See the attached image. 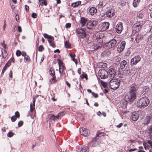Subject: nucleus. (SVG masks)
Segmentation results:
<instances>
[{
    "label": "nucleus",
    "instance_id": "obj_1",
    "mask_svg": "<svg viewBox=\"0 0 152 152\" xmlns=\"http://www.w3.org/2000/svg\"><path fill=\"white\" fill-rule=\"evenodd\" d=\"M137 88L133 86L130 87L129 91L125 95L124 100L126 102H132L136 98Z\"/></svg>",
    "mask_w": 152,
    "mask_h": 152
},
{
    "label": "nucleus",
    "instance_id": "obj_2",
    "mask_svg": "<svg viewBox=\"0 0 152 152\" xmlns=\"http://www.w3.org/2000/svg\"><path fill=\"white\" fill-rule=\"evenodd\" d=\"M150 103V101L146 97H142L137 102V105L139 108H144L147 107Z\"/></svg>",
    "mask_w": 152,
    "mask_h": 152
},
{
    "label": "nucleus",
    "instance_id": "obj_3",
    "mask_svg": "<svg viewBox=\"0 0 152 152\" xmlns=\"http://www.w3.org/2000/svg\"><path fill=\"white\" fill-rule=\"evenodd\" d=\"M120 84L119 81L116 79H112L109 83V86L110 88L115 90L118 88Z\"/></svg>",
    "mask_w": 152,
    "mask_h": 152
},
{
    "label": "nucleus",
    "instance_id": "obj_4",
    "mask_svg": "<svg viewBox=\"0 0 152 152\" xmlns=\"http://www.w3.org/2000/svg\"><path fill=\"white\" fill-rule=\"evenodd\" d=\"M98 74L101 79H105L108 77V72L104 69L99 70Z\"/></svg>",
    "mask_w": 152,
    "mask_h": 152
},
{
    "label": "nucleus",
    "instance_id": "obj_5",
    "mask_svg": "<svg viewBox=\"0 0 152 152\" xmlns=\"http://www.w3.org/2000/svg\"><path fill=\"white\" fill-rule=\"evenodd\" d=\"M117 42V41L115 39H111L106 44V46L107 49L114 48L116 46Z\"/></svg>",
    "mask_w": 152,
    "mask_h": 152
},
{
    "label": "nucleus",
    "instance_id": "obj_6",
    "mask_svg": "<svg viewBox=\"0 0 152 152\" xmlns=\"http://www.w3.org/2000/svg\"><path fill=\"white\" fill-rule=\"evenodd\" d=\"M99 141L97 137L93 138L88 144V145L92 147H95L99 144Z\"/></svg>",
    "mask_w": 152,
    "mask_h": 152
},
{
    "label": "nucleus",
    "instance_id": "obj_7",
    "mask_svg": "<svg viewBox=\"0 0 152 152\" xmlns=\"http://www.w3.org/2000/svg\"><path fill=\"white\" fill-rule=\"evenodd\" d=\"M141 58L138 55L135 56L131 60V64L132 65H135L141 60Z\"/></svg>",
    "mask_w": 152,
    "mask_h": 152
},
{
    "label": "nucleus",
    "instance_id": "obj_8",
    "mask_svg": "<svg viewBox=\"0 0 152 152\" xmlns=\"http://www.w3.org/2000/svg\"><path fill=\"white\" fill-rule=\"evenodd\" d=\"M79 132L80 134L85 137L88 135L90 133L89 130L84 128H80L79 129Z\"/></svg>",
    "mask_w": 152,
    "mask_h": 152
},
{
    "label": "nucleus",
    "instance_id": "obj_9",
    "mask_svg": "<svg viewBox=\"0 0 152 152\" xmlns=\"http://www.w3.org/2000/svg\"><path fill=\"white\" fill-rule=\"evenodd\" d=\"M125 45V42L123 41L117 47V51L119 53L122 52L124 50Z\"/></svg>",
    "mask_w": 152,
    "mask_h": 152
},
{
    "label": "nucleus",
    "instance_id": "obj_10",
    "mask_svg": "<svg viewBox=\"0 0 152 152\" xmlns=\"http://www.w3.org/2000/svg\"><path fill=\"white\" fill-rule=\"evenodd\" d=\"M108 76H110V79H113L115 75L116 72L115 71L114 69L112 68H111L109 69L108 71Z\"/></svg>",
    "mask_w": 152,
    "mask_h": 152
},
{
    "label": "nucleus",
    "instance_id": "obj_11",
    "mask_svg": "<svg viewBox=\"0 0 152 152\" xmlns=\"http://www.w3.org/2000/svg\"><path fill=\"white\" fill-rule=\"evenodd\" d=\"M142 25L139 23H136L134 24L132 26V30L133 31L136 32L139 31Z\"/></svg>",
    "mask_w": 152,
    "mask_h": 152
},
{
    "label": "nucleus",
    "instance_id": "obj_12",
    "mask_svg": "<svg viewBox=\"0 0 152 152\" xmlns=\"http://www.w3.org/2000/svg\"><path fill=\"white\" fill-rule=\"evenodd\" d=\"M77 32L79 34V37L80 38H83L86 36L85 32L83 28L78 29Z\"/></svg>",
    "mask_w": 152,
    "mask_h": 152
},
{
    "label": "nucleus",
    "instance_id": "obj_13",
    "mask_svg": "<svg viewBox=\"0 0 152 152\" xmlns=\"http://www.w3.org/2000/svg\"><path fill=\"white\" fill-rule=\"evenodd\" d=\"M109 26V23L108 22H104L100 25L101 30L103 31L107 30Z\"/></svg>",
    "mask_w": 152,
    "mask_h": 152
},
{
    "label": "nucleus",
    "instance_id": "obj_14",
    "mask_svg": "<svg viewBox=\"0 0 152 152\" xmlns=\"http://www.w3.org/2000/svg\"><path fill=\"white\" fill-rule=\"evenodd\" d=\"M50 75L52 77V78L50 80L51 83H54L56 82V77L55 75V72L52 69H50L49 70Z\"/></svg>",
    "mask_w": 152,
    "mask_h": 152
},
{
    "label": "nucleus",
    "instance_id": "obj_15",
    "mask_svg": "<svg viewBox=\"0 0 152 152\" xmlns=\"http://www.w3.org/2000/svg\"><path fill=\"white\" fill-rule=\"evenodd\" d=\"M95 22L94 21H90L88 22L86 24V26L88 29H92L95 26Z\"/></svg>",
    "mask_w": 152,
    "mask_h": 152
},
{
    "label": "nucleus",
    "instance_id": "obj_16",
    "mask_svg": "<svg viewBox=\"0 0 152 152\" xmlns=\"http://www.w3.org/2000/svg\"><path fill=\"white\" fill-rule=\"evenodd\" d=\"M116 31L118 33H120L123 29L122 23L120 22L118 23L116 26Z\"/></svg>",
    "mask_w": 152,
    "mask_h": 152
},
{
    "label": "nucleus",
    "instance_id": "obj_17",
    "mask_svg": "<svg viewBox=\"0 0 152 152\" xmlns=\"http://www.w3.org/2000/svg\"><path fill=\"white\" fill-rule=\"evenodd\" d=\"M115 15V13L113 10L112 9L108 10L106 12V15L107 17L109 18H111Z\"/></svg>",
    "mask_w": 152,
    "mask_h": 152
},
{
    "label": "nucleus",
    "instance_id": "obj_18",
    "mask_svg": "<svg viewBox=\"0 0 152 152\" xmlns=\"http://www.w3.org/2000/svg\"><path fill=\"white\" fill-rule=\"evenodd\" d=\"M89 151L87 146H83L79 148L77 151L78 152H88Z\"/></svg>",
    "mask_w": 152,
    "mask_h": 152
},
{
    "label": "nucleus",
    "instance_id": "obj_19",
    "mask_svg": "<svg viewBox=\"0 0 152 152\" xmlns=\"http://www.w3.org/2000/svg\"><path fill=\"white\" fill-rule=\"evenodd\" d=\"M110 51L109 50H106L101 53V56L103 57H106L110 56Z\"/></svg>",
    "mask_w": 152,
    "mask_h": 152
},
{
    "label": "nucleus",
    "instance_id": "obj_20",
    "mask_svg": "<svg viewBox=\"0 0 152 152\" xmlns=\"http://www.w3.org/2000/svg\"><path fill=\"white\" fill-rule=\"evenodd\" d=\"M20 117L19 113L18 111H16L15 113V115L12 116L11 118V120L12 122H14L16 120L17 118H19Z\"/></svg>",
    "mask_w": 152,
    "mask_h": 152
},
{
    "label": "nucleus",
    "instance_id": "obj_21",
    "mask_svg": "<svg viewBox=\"0 0 152 152\" xmlns=\"http://www.w3.org/2000/svg\"><path fill=\"white\" fill-rule=\"evenodd\" d=\"M139 118V115L137 114L134 113L132 114L131 116V119L134 121H136Z\"/></svg>",
    "mask_w": 152,
    "mask_h": 152
},
{
    "label": "nucleus",
    "instance_id": "obj_22",
    "mask_svg": "<svg viewBox=\"0 0 152 152\" xmlns=\"http://www.w3.org/2000/svg\"><path fill=\"white\" fill-rule=\"evenodd\" d=\"M97 9L94 7H91L89 9V12L91 15H93L97 12Z\"/></svg>",
    "mask_w": 152,
    "mask_h": 152
},
{
    "label": "nucleus",
    "instance_id": "obj_23",
    "mask_svg": "<svg viewBox=\"0 0 152 152\" xmlns=\"http://www.w3.org/2000/svg\"><path fill=\"white\" fill-rule=\"evenodd\" d=\"M127 62L125 60H123L121 62L120 65V68L121 69H124L126 65Z\"/></svg>",
    "mask_w": 152,
    "mask_h": 152
},
{
    "label": "nucleus",
    "instance_id": "obj_24",
    "mask_svg": "<svg viewBox=\"0 0 152 152\" xmlns=\"http://www.w3.org/2000/svg\"><path fill=\"white\" fill-rule=\"evenodd\" d=\"M87 20L84 17H82L81 18L80 20V23L81 25L82 26H83L86 25V23Z\"/></svg>",
    "mask_w": 152,
    "mask_h": 152
},
{
    "label": "nucleus",
    "instance_id": "obj_25",
    "mask_svg": "<svg viewBox=\"0 0 152 152\" xmlns=\"http://www.w3.org/2000/svg\"><path fill=\"white\" fill-rule=\"evenodd\" d=\"M143 36L141 34H138L136 37L135 40L137 43L139 42L140 40L142 39Z\"/></svg>",
    "mask_w": 152,
    "mask_h": 152
},
{
    "label": "nucleus",
    "instance_id": "obj_26",
    "mask_svg": "<svg viewBox=\"0 0 152 152\" xmlns=\"http://www.w3.org/2000/svg\"><path fill=\"white\" fill-rule=\"evenodd\" d=\"M140 0H134L133 2V5L134 7H137L139 4Z\"/></svg>",
    "mask_w": 152,
    "mask_h": 152
},
{
    "label": "nucleus",
    "instance_id": "obj_27",
    "mask_svg": "<svg viewBox=\"0 0 152 152\" xmlns=\"http://www.w3.org/2000/svg\"><path fill=\"white\" fill-rule=\"evenodd\" d=\"M35 100L33 99V103H31L30 104V111L32 112L34 109V107L35 106Z\"/></svg>",
    "mask_w": 152,
    "mask_h": 152
},
{
    "label": "nucleus",
    "instance_id": "obj_28",
    "mask_svg": "<svg viewBox=\"0 0 152 152\" xmlns=\"http://www.w3.org/2000/svg\"><path fill=\"white\" fill-rule=\"evenodd\" d=\"M81 2L80 1H78L75 3H73L71 4V6L73 7H76L81 4Z\"/></svg>",
    "mask_w": 152,
    "mask_h": 152
},
{
    "label": "nucleus",
    "instance_id": "obj_29",
    "mask_svg": "<svg viewBox=\"0 0 152 152\" xmlns=\"http://www.w3.org/2000/svg\"><path fill=\"white\" fill-rule=\"evenodd\" d=\"M150 120V117L149 116H147L144 121V124H148Z\"/></svg>",
    "mask_w": 152,
    "mask_h": 152
},
{
    "label": "nucleus",
    "instance_id": "obj_30",
    "mask_svg": "<svg viewBox=\"0 0 152 152\" xmlns=\"http://www.w3.org/2000/svg\"><path fill=\"white\" fill-rule=\"evenodd\" d=\"M50 119L54 121H57V120L58 119V118L57 116V115L55 116L53 115H51L50 117Z\"/></svg>",
    "mask_w": 152,
    "mask_h": 152
},
{
    "label": "nucleus",
    "instance_id": "obj_31",
    "mask_svg": "<svg viewBox=\"0 0 152 152\" xmlns=\"http://www.w3.org/2000/svg\"><path fill=\"white\" fill-rule=\"evenodd\" d=\"M11 64L10 63V61H8L6 64L5 66L4 67L3 69V71H5L7 69V68L10 66Z\"/></svg>",
    "mask_w": 152,
    "mask_h": 152
},
{
    "label": "nucleus",
    "instance_id": "obj_32",
    "mask_svg": "<svg viewBox=\"0 0 152 152\" xmlns=\"http://www.w3.org/2000/svg\"><path fill=\"white\" fill-rule=\"evenodd\" d=\"M43 36L45 38H47V39H53V37L50 36L48 34H44L43 35Z\"/></svg>",
    "mask_w": 152,
    "mask_h": 152
},
{
    "label": "nucleus",
    "instance_id": "obj_33",
    "mask_svg": "<svg viewBox=\"0 0 152 152\" xmlns=\"http://www.w3.org/2000/svg\"><path fill=\"white\" fill-rule=\"evenodd\" d=\"M24 59L25 62H29L31 60L30 57L27 55L24 57Z\"/></svg>",
    "mask_w": 152,
    "mask_h": 152
},
{
    "label": "nucleus",
    "instance_id": "obj_34",
    "mask_svg": "<svg viewBox=\"0 0 152 152\" xmlns=\"http://www.w3.org/2000/svg\"><path fill=\"white\" fill-rule=\"evenodd\" d=\"M65 67L64 65H62V67L61 66V67H59V72L60 74H61L63 72V70L64 69Z\"/></svg>",
    "mask_w": 152,
    "mask_h": 152
},
{
    "label": "nucleus",
    "instance_id": "obj_35",
    "mask_svg": "<svg viewBox=\"0 0 152 152\" xmlns=\"http://www.w3.org/2000/svg\"><path fill=\"white\" fill-rule=\"evenodd\" d=\"M64 45L65 47L66 48H69L71 47L70 44L67 41H66L65 42Z\"/></svg>",
    "mask_w": 152,
    "mask_h": 152
},
{
    "label": "nucleus",
    "instance_id": "obj_36",
    "mask_svg": "<svg viewBox=\"0 0 152 152\" xmlns=\"http://www.w3.org/2000/svg\"><path fill=\"white\" fill-rule=\"evenodd\" d=\"M64 115L63 112H61L58 113L57 115L58 119H60Z\"/></svg>",
    "mask_w": 152,
    "mask_h": 152
},
{
    "label": "nucleus",
    "instance_id": "obj_37",
    "mask_svg": "<svg viewBox=\"0 0 152 152\" xmlns=\"http://www.w3.org/2000/svg\"><path fill=\"white\" fill-rule=\"evenodd\" d=\"M99 5L102 7H104L105 5V3L104 1H100L99 2Z\"/></svg>",
    "mask_w": 152,
    "mask_h": 152
},
{
    "label": "nucleus",
    "instance_id": "obj_38",
    "mask_svg": "<svg viewBox=\"0 0 152 152\" xmlns=\"http://www.w3.org/2000/svg\"><path fill=\"white\" fill-rule=\"evenodd\" d=\"M125 74L129 75H131V70L130 69L127 70L125 71Z\"/></svg>",
    "mask_w": 152,
    "mask_h": 152
},
{
    "label": "nucleus",
    "instance_id": "obj_39",
    "mask_svg": "<svg viewBox=\"0 0 152 152\" xmlns=\"http://www.w3.org/2000/svg\"><path fill=\"white\" fill-rule=\"evenodd\" d=\"M13 134H14L12 132H10L8 133L7 134V136L8 137H11L13 136Z\"/></svg>",
    "mask_w": 152,
    "mask_h": 152
},
{
    "label": "nucleus",
    "instance_id": "obj_40",
    "mask_svg": "<svg viewBox=\"0 0 152 152\" xmlns=\"http://www.w3.org/2000/svg\"><path fill=\"white\" fill-rule=\"evenodd\" d=\"M100 39H98V36H97V37L96 39H97V42L99 43H102L103 42V39L102 38H99Z\"/></svg>",
    "mask_w": 152,
    "mask_h": 152
},
{
    "label": "nucleus",
    "instance_id": "obj_41",
    "mask_svg": "<svg viewBox=\"0 0 152 152\" xmlns=\"http://www.w3.org/2000/svg\"><path fill=\"white\" fill-rule=\"evenodd\" d=\"M44 50V48L42 45H40L39 48L38 50L40 52H41Z\"/></svg>",
    "mask_w": 152,
    "mask_h": 152
},
{
    "label": "nucleus",
    "instance_id": "obj_42",
    "mask_svg": "<svg viewBox=\"0 0 152 152\" xmlns=\"http://www.w3.org/2000/svg\"><path fill=\"white\" fill-rule=\"evenodd\" d=\"M143 17V14L142 13H139L138 15V17L139 18H142Z\"/></svg>",
    "mask_w": 152,
    "mask_h": 152
},
{
    "label": "nucleus",
    "instance_id": "obj_43",
    "mask_svg": "<svg viewBox=\"0 0 152 152\" xmlns=\"http://www.w3.org/2000/svg\"><path fill=\"white\" fill-rule=\"evenodd\" d=\"M93 47L94 49V50H96L97 49H98L100 47V46L99 45H93Z\"/></svg>",
    "mask_w": 152,
    "mask_h": 152
},
{
    "label": "nucleus",
    "instance_id": "obj_44",
    "mask_svg": "<svg viewBox=\"0 0 152 152\" xmlns=\"http://www.w3.org/2000/svg\"><path fill=\"white\" fill-rule=\"evenodd\" d=\"M58 64L59 67H60L61 66L62 67V65H63V64L62 61L58 59Z\"/></svg>",
    "mask_w": 152,
    "mask_h": 152
},
{
    "label": "nucleus",
    "instance_id": "obj_45",
    "mask_svg": "<svg viewBox=\"0 0 152 152\" xmlns=\"http://www.w3.org/2000/svg\"><path fill=\"white\" fill-rule=\"evenodd\" d=\"M21 54V52L19 50H17L16 52V55L18 56H20Z\"/></svg>",
    "mask_w": 152,
    "mask_h": 152
},
{
    "label": "nucleus",
    "instance_id": "obj_46",
    "mask_svg": "<svg viewBox=\"0 0 152 152\" xmlns=\"http://www.w3.org/2000/svg\"><path fill=\"white\" fill-rule=\"evenodd\" d=\"M149 90L148 87L147 86L144 87L143 88V90L145 92H147Z\"/></svg>",
    "mask_w": 152,
    "mask_h": 152
},
{
    "label": "nucleus",
    "instance_id": "obj_47",
    "mask_svg": "<svg viewBox=\"0 0 152 152\" xmlns=\"http://www.w3.org/2000/svg\"><path fill=\"white\" fill-rule=\"evenodd\" d=\"M39 1L41 6H43V5H45V1L43 0H39Z\"/></svg>",
    "mask_w": 152,
    "mask_h": 152
},
{
    "label": "nucleus",
    "instance_id": "obj_48",
    "mask_svg": "<svg viewBox=\"0 0 152 152\" xmlns=\"http://www.w3.org/2000/svg\"><path fill=\"white\" fill-rule=\"evenodd\" d=\"M23 124V122L22 121H19L18 123V125L19 127H20L22 126Z\"/></svg>",
    "mask_w": 152,
    "mask_h": 152
},
{
    "label": "nucleus",
    "instance_id": "obj_49",
    "mask_svg": "<svg viewBox=\"0 0 152 152\" xmlns=\"http://www.w3.org/2000/svg\"><path fill=\"white\" fill-rule=\"evenodd\" d=\"M71 26V24L70 23H67L66 24L65 27L66 28H68L70 27Z\"/></svg>",
    "mask_w": 152,
    "mask_h": 152
},
{
    "label": "nucleus",
    "instance_id": "obj_50",
    "mask_svg": "<svg viewBox=\"0 0 152 152\" xmlns=\"http://www.w3.org/2000/svg\"><path fill=\"white\" fill-rule=\"evenodd\" d=\"M37 14L35 13H33L31 15V16L33 18H36L37 17Z\"/></svg>",
    "mask_w": 152,
    "mask_h": 152
},
{
    "label": "nucleus",
    "instance_id": "obj_51",
    "mask_svg": "<svg viewBox=\"0 0 152 152\" xmlns=\"http://www.w3.org/2000/svg\"><path fill=\"white\" fill-rule=\"evenodd\" d=\"M92 95L95 98H97L98 96V94L94 92L92 93Z\"/></svg>",
    "mask_w": 152,
    "mask_h": 152
},
{
    "label": "nucleus",
    "instance_id": "obj_52",
    "mask_svg": "<svg viewBox=\"0 0 152 152\" xmlns=\"http://www.w3.org/2000/svg\"><path fill=\"white\" fill-rule=\"evenodd\" d=\"M50 45L52 47H54L55 45L54 44V43L53 42V41L51 42L50 41V42H49Z\"/></svg>",
    "mask_w": 152,
    "mask_h": 152
},
{
    "label": "nucleus",
    "instance_id": "obj_53",
    "mask_svg": "<svg viewBox=\"0 0 152 152\" xmlns=\"http://www.w3.org/2000/svg\"><path fill=\"white\" fill-rule=\"evenodd\" d=\"M121 58L119 57H116L115 58V60L116 62H119L121 61Z\"/></svg>",
    "mask_w": 152,
    "mask_h": 152
},
{
    "label": "nucleus",
    "instance_id": "obj_54",
    "mask_svg": "<svg viewBox=\"0 0 152 152\" xmlns=\"http://www.w3.org/2000/svg\"><path fill=\"white\" fill-rule=\"evenodd\" d=\"M147 142L152 147V141L148 140L147 141Z\"/></svg>",
    "mask_w": 152,
    "mask_h": 152
},
{
    "label": "nucleus",
    "instance_id": "obj_55",
    "mask_svg": "<svg viewBox=\"0 0 152 152\" xmlns=\"http://www.w3.org/2000/svg\"><path fill=\"white\" fill-rule=\"evenodd\" d=\"M18 31L19 32H22V29L20 26H18Z\"/></svg>",
    "mask_w": 152,
    "mask_h": 152
},
{
    "label": "nucleus",
    "instance_id": "obj_56",
    "mask_svg": "<svg viewBox=\"0 0 152 152\" xmlns=\"http://www.w3.org/2000/svg\"><path fill=\"white\" fill-rule=\"evenodd\" d=\"M9 61H10V63L11 62H12L13 63H14L15 60L14 58L13 57H12Z\"/></svg>",
    "mask_w": 152,
    "mask_h": 152
},
{
    "label": "nucleus",
    "instance_id": "obj_57",
    "mask_svg": "<svg viewBox=\"0 0 152 152\" xmlns=\"http://www.w3.org/2000/svg\"><path fill=\"white\" fill-rule=\"evenodd\" d=\"M21 54L22 55V56H26V52H24V51H22V53H21Z\"/></svg>",
    "mask_w": 152,
    "mask_h": 152
},
{
    "label": "nucleus",
    "instance_id": "obj_58",
    "mask_svg": "<svg viewBox=\"0 0 152 152\" xmlns=\"http://www.w3.org/2000/svg\"><path fill=\"white\" fill-rule=\"evenodd\" d=\"M25 9L26 11L28 12L29 10V7L27 5H25Z\"/></svg>",
    "mask_w": 152,
    "mask_h": 152
},
{
    "label": "nucleus",
    "instance_id": "obj_59",
    "mask_svg": "<svg viewBox=\"0 0 152 152\" xmlns=\"http://www.w3.org/2000/svg\"><path fill=\"white\" fill-rule=\"evenodd\" d=\"M81 78H86L87 77V75H86L82 74L81 75Z\"/></svg>",
    "mask_w": 152,
    "mask_h": 152
},
{
    "label": "nucleus",
    "instance_id": "obj_60",
    "mask_svg": "<svg viewBox=\"0 0 152 152\" xmlns=\"http://www.w3.org/2000/svg\"><path fill=\"white\" fill-rule=\"evenodd\" d=\"M148 41L150 42H152V35H151L149 36Z\"/></svg>",
    "mask_w": 152,
    "mask_h": 152
},
{
    "label": "nucleus",
    "instance_id": "obj_61",
    "mask_svg": "<svg viewBox=\"0 0 152 152\" xmlns=\"http://www.w3.org/2000/svg\"><path fill=\"white\" fill-rule=\"evenodd\" d=\"M69 55L72 58H74L75 56V55L73 53L70 54Z\"/></svg>",
    "mask_w": 152,
    "mask_h": 152
},
{
    "label": "nucleus",
    "instance_id": "obj_62",
    "mask_svg": "<svg viewBox=\"0 0 152 152\" xmlns=\"http://www.w3.org/2000/svg\"><path fill=\"white\" fill-rule=\"evenodd\" d=\"M123 125V124L122 123H120L118 125H117L116 126L118 128H120Z\"/></svg>",
    "mask_w": 152,
    "mask_h": 152
},
{
    "label": "nucleus",
    "instance_id": "obj_63",
    "mask_svg": "<svg viewBox=\"0 0 152 152\" xmlns=\"http://www.w3.org/2000/svg\"><path fill=\"white\" fill-rule=\"evenodd\" d=\"M150 138L152 140V132H149Z\"/></svg>",
    "mask_w": 152,
    "mask_h": 152
},
{
    "label": "nucleus",
    "instance_id": "obj_64",
    "mask_svg": "<svg viewBox=\"0 0 152 152\" xmlns=\"http://www.w3.org/2000/svg\"><path fill=\"white\" fill-rule=\"evenodd\" d=\"M136 150H137V148L131 149L129 150V151L132 152L133 151H134Z\"/></svg>",
    "mask_w": 152,
    "mask_h": 152
}]
</instances>
